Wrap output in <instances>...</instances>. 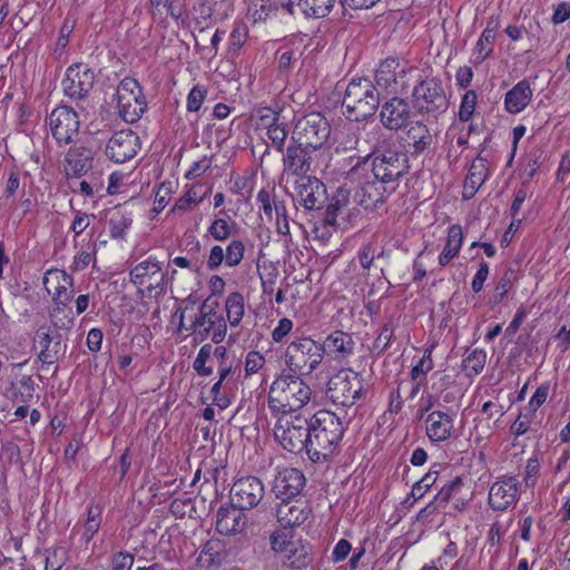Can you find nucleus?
I'll return each instance as SVG.
<instances>
[{
    "mask_svg": "<svg viewBox=\"0 0 570 570\" xmlns=\"http://www.w3.org/2000/svg\"><path fill=\"white\" fill-rule=\"evenodd\" d=\"M311 386L296 374H281L272 382L267 405L271 415H303L302 410L312 401Z\"/></svg>",
    "mask_w": 570,
    "mask_h": 570,
    "instance_id": "obj_1",
    "label": "nucleus"
},
{
    "mask_svg": "<svg viewBox=\"0 0 570 570\" xmlns=\"http://www.w3.org/2000/svg\"><path fill=\"white\" fill-rule=\"evenodd\" d=\"M178 331H186L194 335L195 341L204 342L208 337L213 343H222L227 333V324L223 315L213 306L203 303L197 311L194 305L178 309Z\"/></svg>",
    "mask_w": 570,
    "mask_h": 570,
    "instance_id": "obj_2",
    "label": "nucleus"
},
{
    "mask_svg": "<svg viewBox=\"0 0 570 570\" xmlns=\"http://www.w3.org/2000/svg\"><path fill=\"white\" fill-rule=\"evenodd\" d=\"M308 458L313 462L327 460L344 434L341 419L327 410L317 411L308 421Z\"/></svg>",
    "mask_w": 570,
    "mask_h": 570,
    "instance_id": "obj_3",
    "label": "nucleus"
},
{
    "mask_svg": "<svg viewBox=\"0 0 570 570\" xmlns=\"http://www.w3.org/2000/svg\"><path fill=\"white\" fill-rule=\"evenodd\" d=\"M380 105V92L367 78L352 79L346 87L342 107L352 121H361L375 114Z\"/></svg>",
    "mask_w": 570,
    "mask_h": 570,
    "instance_id": "obj_4",
    "label": "nucleus"
},
{
    "mask_svg": "<svg viewBox=\"0 0 570 570\" xmlns=\"http://www.w3.org/2000/svg\"><path fill=\"white\" fill-rule=\"evenodd\" d=\"M269 544L282 563L288 569L303 570L313 561L311 544L291 532L274 531L269 535Z\"/></svg>",
    "mask_w": 570,
    "mask_h": 570,
    "instance_id": "obj_5",
    "label": "nucleus"
},
{
    "mask_svg": "<svg viewBox=\"0 0 570 570\" xmlns=\"http://www.w3.org/2000/svg\"><path fill=\"white\" fill-rule=\"evenodd\" d=\"M275 420L274 436L282 448L292 453L308 454L309 423L304 415H272Z\"/></svg>",
    "mask_w": 570,
    "mask_h": 570,
    "instance_id": "obj_6",
    "label": "nucleus"
},
{
    "mask_svg": "<svg viewBox=\"0 0 570 570\" xmlns=\"http://www.w3.org/2000/svg\"><path fill=\"white\" fill-rule=\"evenodd\" d=\"M165 278L161 264L155 256L139 262L129 272V279L138 293L148 298H157L165 294Z\"/></svg>",
    "mask_w": 570,
    "mask_h": 570,
    "instance_id": "obj_7",
    "label": "nucleus"
},
{
    "mask_svg": "<svg viewBox=\"0 0 570 570\" xmlns=\"http://www.w3.org/2000/svg\"><path fill=\"white\" fill-rule=\"evenodd\" d=\"M324 358L322 345L309 337L293 341L285 354L286 365L296 375H309Z\"/></svg>",
    "mask_w": 570,
    "mask_h": 570,
    "instance_id": "obj_8",
    "label": "nucleus"
},
{
    "mask_svg": "<svg viewBox=\"0 0 570 570\" xmlns=\"http://www.w3.org/2000/svg\"><path fill=\"white\" fill-rule=\"evenodd\" d=\"M361 175H363V181L360 183V187L355 193V202L365 209H375L394 190L391 186L368 175L367 159H364L362 164L355 165L348 171V177L352 180L360 178Z\"/></svg>",
    "mask_w": 570,
    "mask_h": 570,
    "instance_id": "obj_9",
    "label": "nucleus"
},
{
    "mask_svg": "<svg viewBox=\"0 0 570 570\" xmlns=\"http://www.w3.org/2000/svg\"><path fill=\"white\" fill-rule=\"evenodd\" d=\"M363 381L360 373L342 368L327 383L326 396L342 406L353 405L361 396Z\"/></svg>",
    "mask_w": 570,
    "mask_h": 570,
    "instance_id": "obj_10",
    "label": "nucleus"
},
{
    "mask_svg": "<svg viewBox=\"0 0 570 570\" xmlns=\"http://www.w3.org/2000/svg\"><path fill=\"white\" fill-rule=\"evenodd\" d=\"M330 135L327 119L320 112H311L296 122L293 139L305 148L318 149L324 146Z\"/></svg>",
    "mask_w": 570,
    "mask_h": 570,
    "instance_id": "obj_11",
    "label": "nucleus"
},
{
    "mask_svg": "<svg viewBox=\"0 0 570 570\" xmlns=\"http://www.w3.org/2000/svg\"><path fill=\"white\" fill-rule=\"evenodd\" d=\"M141 87L134 78H125L117 88V108L119 116L127 122L138 121L146 110Z\"/></svg>",
    "mask_w": 570,
    "mask_h": 570,
    "instance_id": "obj_12",
    "label": "nucleus"
},
{
    "mask_svg": "<svg viewBox=\"0 0 570 570\" xmlns=\"http://www.w3.org/2000/svg\"><path fill=\"white\" fill-rule=\"evenodd\" d=\"M433 405L430 395L426 404L417 411V417L424 421L425 434L433 443L448 441L454 431L455 413L435 410L429 412Z\"/></svg>",
    "mask_w": 570,
    "mask_h": 570,
    "instance_id": "obj_13",
    "label": "nucleus"
},
{
    "mask_svg": "<svg viewBox=\"0 0 570 570\" xmlns=\"http://www.w3.org/2000/svg\"><path fill=\"white\" fill-rule=\"evenodd\" d=\"M365 159L368 160L366 157ZM405 157L394 151H386L374 157L368 166V175L372 178L381 180L395 190L399 178L405 173Z\"/></svg>",
    "mask_w": 570,
    "mask_h": 570,
    "instance_id": "obj_14",
    "label": "nucleus"
},
{
    "mask_svg": "<svg viewBox=\"0 0 570 570\" xmlns=\"http://www.w3.org/2000/svg\"><path fill=\"white\" fill-rule=\"evenodd\" d=\"M413 102L419 111L438 112L448 107V98L442 82L435 78H426L413 88Z\"/></svg>",
    "mask_w": 570,
    "mask_h": 570,
    "instance_id": "obj_15",
    "label": "nucleus"
},
{
    "mask_svg": "<svg viewBox=\"0 0 570 570\" xmlns=\"http://www.w3.org/2000/svg\"><path fill=\"white\" fill-rule=\"evenodd\" d=\"M48 126L56 141L59 145H67L78 134L80 121L72 108L59 106L49 115Z\"/></svg>",
    "mask_w": 570,
    "mask_h": 570,
    "instance_id": "obj_16",
    "label": "nucleus"
},
{
    "mask_svg": "<svg viewBox=\"0 0 570 570\" xmlns=\"http://www.w3.org/2000/svg\"><path fill=\"white\" fill-rule=\"evenodd\" d=\"M264 494L265 488L262 480L253 475L237 479L229 491L230 502L244 510L257 507Z\"/></svg>",
    "mask_w": 570,
    "mask_h": 570,
    "instance_id": "obj_17",
    "label": "nucleus"
},
{
    "mask_svg": "<svg viewBox=\"0 0 570 570\" xmlns=\"http://www.w3.org/2000/svg\"><path fill=\"white\" fill-rule=\"evenodd\" d=\"M95 73L86 63H73L66 70L61 86L71 99L83 98L94 86Z\"/></svg>",
    "mask_w": 570,
    "mask_h": 570,
    "instance_id": "obj_18",
    "label": "nucleus"
},
{
    "mask_svg": "<svg viewBox=\"0 0 570 570\" xmlns=\"http://www.w3.org/2000/svg\"><path fill=\"white\" fill-rule=\"evenodd\" d=\"M140 149L139 137L130 129L115 132L106 146L107 157L116 164L134 158Z\"/></svg>",
    "mask_w": 570,
    "mask_h": 570,
    "instance_id": "obj_19",
    "label": "nucleus"
},
{
    "mask_svg": "<svg viewBox=\"0 0 570 570\" xmlns=\"http://www.w3.org/2000/svg\"><path fill=\"white\" fill-rule=\"evenodd\" d=\"M296 200L308 210L321 209L326 202L325 185L316 177L294 179Z\"/></svg>",
    "mask_w": 570,
    "mask_h": 570,
    "instance_id": "obj_20",
    "label": "nucleus"
},
{
    "mask_svg": "<svg viewBox=\"0 0 570 570\" xmlns=\"http://www.w3.org/2000/svg\"><path fill=\"white\" fill-rule=\"evenodd\" d=\"M406 68L397 59L389 58L382 61L376 69L375 80L377 86L391 94L403 92L407 88Z\"/></svg>",
    "mask_w": 570,
    "mask_h": 570,
    "instance_id": "obj_21",
    "label": "nucleus"
},
{
    "mask_svg": "<svg viewBox=\"0 0 570 570\" xmlns=\"http://www.w3.org/2000/svg\"><path fill=\"white\" fill-rule=\"evenodd\" d=\"M43 286L55 304L69 305L73 296V278L62 269H49L43 275Z\"/></svg>",
    "mask_w": 570,
    "mask_h": 570,
    "instance_id": "obj_22",
    "label": "nucleus"
},
{
    "mask_svg": "<svg viewBox=\"0 0 570 570\" xmlns=\"http://www.w3.org/2000/svg\"><path fill=\"white\" fill-rule=\"evenodd\" d=\"M519 498V481L515 476H503L495 481L489 491V505L495 511H505Z\"/></svg>",
    "mask_w": 570,
    "mask_h": 570,
    "instance_id": "obj_23",
    "label": "nucleus"
},
{
    "mask_svg": "<svg viewBox=\"0 0 570 570\" xmlns=\"http://www.w3.org/2000/svg\"><path fill=\"white\" fill-rule=\"evenodd\" d=\"M306 483L304 473L295 468L278 471L273 484L275 495L282 501L291 500L301 494Z\"/></svg>",
    "mask_w": 570,
    "mask_h": 570,
    "instance_id": "obj_24",
    "label": "nucleus"
},
{
    "mask_svg": "<svg viewBox=\"0 0 570 570\" xmlns=\"http://www.w3.org/2000/svg\"><path fill=\"white\" fill-rule=\"evenodd\" d=\"M95 151L86 145L70 147L63 159V170L67 176L81 177L92 167Z\"/></svg>",
    "mask_w": 570,
    "mask_h": 570,
    "instance_id": "obj_25",
    "label": "nucleus"
},
{
    "mask_svg": "<svg viewBox=\"0 0 570 570\" xmlns=\"http://www.w3.org/2000/svg\"><path fill=\"white\" fill-rule=\"evenodd\" d=\"M247 523L244 509L230 502L229 505H222L216 514V530L224 535L240 533Z\"/></svg>",
    "mask_w": 570,
    "mask_h": 570,
    "instance_id": "obj_26",
    "label": "nucleus"
},
{
    "mask_svg": "<svg viewBox=\"0 0 570 570\" xmlns=\"http://www.w3.org/2000/svg\"><path fill=\"white\" fill-rule=\"evenodd\" d=\"M309 505L301 500L282 501L276 509V518L283 528H294L303 524L311 514Z\"/></svg>",
    "mask_w": 570,
    "mask_h": 570,
    "instance_id": "obj_27",
    "label": "nucleus"
},
{
    "mask_svg": "<svg viewBox=\"0 0 570 570\" xmlns=\"http://www.w3.org/2000/svg\"><path fill=\"white\" fill-rule=\"evenodd\" d=\"M409 104L401 98L394 97L383 104L380 114L383 126L391 130L403 128L410 118Z\"/></svg>",
    "mask_w": 570,
    "mask_h": 570,
    "instance_id": "obj_28",
    "label": "nucleus"
},
{
    "mask_svg": "<svg viewBox=\"0 0 570 570\" xmlns=\"http://www.w3.org/2000/svg\"><path fill=\"white\" fill-rule=\"evenodd\" d=\"M284 175L287 180L301 177H308L306 174L311 170V161L306 148L299 145L289 146L283 158Z\"/></svg>",
    "mask_w": 570,
    "mask_h": 570,
    "instance_id": "obj_29",
    "label": "nucleus"
},
{
    "mask_svg": "<svg viewBox=\"0 0 570 570\" xmlns=\"http://www.w3.org/2000/svg\"><path fill=\"white\" fill-rule=\"evenodd\" d=\"M321 345L323 355H333L337 361L347 360L355 350V341L352 335L343 331H334Z\"/></svg>",
    "mask_w": 570,
    "mask_h": 570,
    "instance_id": "obj_30",
    "label": "nucleus"
},
{
    "mask_svg": "<svg viewBox=\"0 0 570 570\" xmlns=\"http://www.w3.org/2000/svg\"><path fill=\"white\" fill-rule=\"evenodd\" d=\"M533 91L527 80L515 83L504 96V108L509 114H519L532 100Z\"/></svg>",
    "mask_w": 570,
    "mask_h": 570,
    "instance_id": "obj_31",
    "label": "nucleus"
},
{
    "mask_svg": "<svg viewBox=\"0 0 570 570\" xmlns=\"http://www.w3.org/2000/svg\"><path fill=\"white\" fill-rule=\"evenodd\" d=\"M212 187H206L204 184L187 185L185 193L176 200L171 208V213H185L191 210L200 204L209 194Z\"/></svg>",
    "mask_w": 570,
    "mask_h": 570,
    "instance_id": "obj_32",
    "label": "nucleus"
},
{
    "mask_svg": "<svg viewBox=\"0 0 570 570\" xmlns=\"http://www.w3.org/2000/svg\"><path fill=\"white\" fill-rule=\"evenodd\" d=\"M60 341L53 342V338L49 334V330L41 326L36 332L35 346L39 348V360L45 364H52L60 352Z\"/></svg>",
    "mask_w": 570,
    "mask_h": 570,
    "instance_id": "obj_33",
    "label": "nucleus"
},
{
    "mask_svg": "<svg viewBox=\"0 0 570 570\" xmlns=\"http://www.w3.org/2000/svg\"><path fill=\"white\" fill-rule=\"evenodd\" d=\"M488 178V168L485 160L476 157L469 169L464 180V197H472Z\"/></svg>",
    "mask_w": 570,
    "mask_h": 570,
    "instance_id": "obj_34",
    "label": "nucleus"
},
{
    "mask_svg": "<svg viewBox=\"0 0 570 570\" xmlns=\"http://www.w3.org/2000/svg\"><path fill=\"white\" fill-rule=\"evenodd\" d=\"M439 468H441L440 464L432 465L430 470L413 484L410 494L403 501L405 507H413L414 503L422 499L425 493L435 484L440 474Z\"/></svg>",
    "mask_w": 570,
    "mask_h": 570,
    "instance_id": "obj_35",
    "label": "nucleus"
},
{
    "mask_svg": "<svg viewBox=\"0 0 570 570\" xmlns=\"http://www.w3.org/2000/svg\"><path fill=\"white\" fill-rule=\"evenodd\" d=\"M463 243L462 227L458 224L448 228L446 244L439 255V264L446 266L454 257L458 256Z\"/></svg>",
    "mask_w": 570,
    "mask_h": 570,
    "instance_id": "obj_36",
    "label": "nucleus"
},
{
    "mask_svg": "<svg viewBox=\"0 0 570 570\" xmlns=\"http://www.w3.org/2000/svg\"><path fill=\"white\" fill-rule=\"evenodd\" d=\"M406 141L420 154L426 150L433 142V135L430 129L420 121L413 124L406 132Z\"/></svg>",
    "mask_w": 570,
    "mask_h": 570,
    "instance_id": "obj_37",
    "label": "nucleus"
},
{
    "mask_svg": "<svg viewBox=\"0 0 570 570\" xmlns=\"http://www.w3.org/2000/svg\"><path fill=\"white\" fill-rule=\"evenodd\" d=\"M495 40V28L487 27L472 51L471 61L475 65L482 63L493 51V43Z\"/></svg>",
    "mask_w": 570,
    "mask_h": 570,
    "instance_id": "obj_38",
    "label": "nucleus"
},
{
    "mask_svg": "<svg viewBox=\"0 0 570 570\" xmlns=\"http://www.w3.org/2000/svg\"><path fill=\"white\" fill-rule=\"evenodd\" d=\"M36 384L31 375H22L11 382L9 393L13 401L29 403L35 395Z\"/></svg>",
    "mask_w": 570,
    "mask_h": 570,
    "instance_id": "obj_39",
    "label": "nucleus"
},
{
    "mask_svg": "<svg viewBox=\"0 0 570 570\" xmlns=\"http://www.w3.org/2000/svg\"><path fill=\"white\" fill-rule=\"evenodd\" d=\"M225 311L230 326H239L245 314L244 296L239 292L230 293L225 302Z\"/></svg>",
    "mask_w": 570,
    "mask_h": 570,
    "instance_id": "obj_40",
    "label": "nucleus"
},
{
    "mask_svg": "<svg viewBox=\"0 0 570 570\" xmlns=\"http://www.w3.org/2000/svg\"><path fill=\"white\" fill-rule=\"evenodd\" d=\"M335 3L336 0H299L298 7L307 17L324 18L332 11Z\"/></svg>",
    "mask_w": 570,
    "mask_h": 570,
    "instance_id": "obj_41",
    "label": "nucleus"
},
{
    "mask_svg": "<svg viewBox=\"0 0 570 570\" xmlns=\"http://www.w3.org/2000/svg\"><path fill=\"white\" fill-rule=\"evenodd\" d=\"M487 363V353L484 350L475 348L470 351L462 361V366L468 376L479 375Z\"/></svg>",
    "mask_w": 570,
    "mask_h": 570,
    "instance_id": "obj_42",
    "label": "nucleus"
},
{
    "mask_svg": "<svg viewBox=\"0 0 570 570\" xmlns=\"http://www.w3.org/2000/svg\"><path fill=\"white\" fill-rule=\"evenodd\" d=\"M109 234L114 239H122L132 224L130 214L116 210L109 219Z\"/></svg>",
    "mask_w": 570,
    "mask_h": 570,
    "instance_id": "obj_43",
    "label": "nucleus"
},
{
    "mask_svg": "<svg viewBox=\"0 0 570 570\" xmlns=\"http://www.w3.org/2000/svg\"><path fill=\"white\" fill-rule=\"evenodd\" d=\"M102 521V508L99 505H89L87 508V518L83 524L82 539L89 542L99 531Z\"/></svg>",
    "mask_w": 570,
    "mask_h": 570,
    "instance_id": "obj_44",
    "label": "nucleus"
},
{
    "mask_svg": "<svg viewBox=\"0 0 570 570\" xmlns=\"http://www.w3.org/2000/svg\"><path fill=\"white\" fill-rule=\"evenodd\" d=\"M224 249L226 256V267L234 268L238 266L244 259L246 247L242 239H232Z\"/></svg>",
    "mask_w": 570,
    "mask_h": 570,
    "instance_id": "obj_45",
    "label": "nucleus"
},
{
    "mask_svg": "<svg viewBox=\"0 0 570 570\" xmlns=\"http://www.w3.org/2000/svg\"><path fill=\"white\" fill-rule=\"evenodd\" d=\"M212 356L213 345L209 343L204 344L199 348L193 362V368L199 376H209L210 374H213V366L207 365V362L212 358Z\"/></svg>",
    "mask_w": 570,
    "mask_h": 570,
    "instance_id": "obj_46",
    "label": "nucleus"
},
{
    "mask_svg": "<svg viewBox=\"0 0 570 570\" xmlns=\"http://www.w3.org/2000/svg\"><path fill=\"white\" fill-rule=\"evenodd\" d=\"M347 194L343 190H338L327 206L326 222L333 224L338 216L344 217L347 214Z\"/></svg>",
    "mask_w": 570,
    "mask_h": 570,
    "instance_id": "obj_47",
    "label": "nucleus"
},
{
    "mask_svg": "<svg viewBox=\"0 0 570 570\" xmlns=\"http://www.w3.org/2000/svg\"><path fill=\"white\" fill-rule=\"evenodd\" d=\"M253 118L256 120L257 127L263 129L273 127L275 124L281 121L279 112L266 106L255 108L253 111Z\"/></svg>",
    "mask_w": 570,
    "mask_h": 570,
    "instance_id": "obj_48",
    "label": "nucleus"
},
{
    "mask_svg": "<svg viewBox=\"0 0 570 570\" xmlns=\"http://www.w3.org/2000/svg\"><path fill=\"white\" fill-rule=\"evenodd\" d=\"M52 324L58 328H69L72 326L75 317L68 305H57L50 313Z\"/></svg>",
    "mask_w": 570,
    "mask_h": 570,
    "instance_id": "obj_49",
    "label": "nucleus"
},
{
    "mask_svg": "<svg viewBox=\"0 0 570 570\" xmlns=\"http://www.w3.org/2000/svg\"><path fill=\"white\" fill-rule=\"evenodd\" d=\"M384 250L377 252L376 244H363L357 250V259L363 269H370L375 258L383 256Z\"/></svg>",
    "mask_w": 570,
    "mask_h": 570,
    "instance_id": "obj_50",
    "label": "nucleus"
},
{
    "mask_svg": "<svg viewBox=\"0 0 570 570\" xmlns=\"http://www.w3.org/2000/svg\"><path fill=\"white\" fill-rule=\"evenodd\" d=\"M433 361H432V347L426 348L423 353V356L420 361L412 367L411 370V380H422L425 381V375L432 371Z\"/></svg>",
    "mask_w": 570,
    "mask_h": 570,
    "instance_id": "obj_51",
    "label": "nucleus"
},
{
    "mask_svg": "<svg viewBox=\"0 0 570 570\" xmlns=\"http://www.w3.org/2000/svg\"><path fill=\"white\" fill-rule=\"evenodd\" d=\"M135 556L126 550H120L109 557L110 570H131Z\"/></svg>",
    "mask_w": 570,
    "mask_h": 570,
    "instance_id": "obj_52",
    "label": "nucleus"
},
{
    "mask_svg": "<svg viewBox=\"0 0 570 570\" xmlns=\"http://www.w3.org/2000/svg\"><path fill=\"white\" fill-rule=\"evenodd\" d=\"M207 235L217 242H224L232 235V227L224 218H215L207 228Z\"/></svg>",
    "mask_w": 570,
    "mask_h": 570,
    "instance_id": "obj_53",
    "label": "nucleus"
},
{
    "mask_svg": "<svg viewBox=\"0 0 570 570\" xmlns=\"http://www.w3.org/2000/svg\"><path fill=\"white\" fill-rule=\"evenodd\" d=\"M207 88L203 85L194 86L187 95L186 108L190 112H197L207 97Z\"/></svg>",
    "mask_w": 570,
    "mask_h": 570,
    "instance_id": "obj_54",
    "label": "nucleus"
},
{
    "mask_svg": "<svg viewBox=\"0 0 570 570\" xmlns=\"http://www.w3.org/2000/svg\"><path fill=\"white\" fill-rule=\"evenodd\" d=\"M278 10L271 0H257L252 8V17L254 22L265 21L268 17Z\"/></svg>",
    "mask_w": 570,
    "mask_h": 570,
    "instance_id": "obj_55",
    "label": "nucleus"
},
{
    "mask_svg": "<svg viewBox=\"0 0 570 570\" xmlns=\"http://www.w3.org/2000/svg\"><path fill=\"white\" fill-rule=\"evenodd\" d=\"M248 38V28L243 22L235 23L228 40L229 51L237 52Z\"/></svg>",
    "mask_w": 570,
    "mask_h": 570,
    "instance_id": "obj_56",
    "label": "nucleus"
},
{
    "mask_svg": "<svg viewBox=\"0 0 570 570\" xmlns=\"http://www.w3.org/2000/svg\"><path fill=\"white\" fill-rule=\"evenodd\" d=\"M67 561V552L63 548L58 547L47 551L45 570H61Z\"/></svg>",
    "mask_w": 570,
    "mask_h": 570,
    "instance_id": "obj_57",
    "label": "nucleus"
},
{
    "mask_svg": "<svg viewBox=\"0 0 570 570\" xmlns=\"http://www.w3.org/2000/svg\"><path fill=\"white\" fill-rule=\"evenodd\" d=\"M95 245H92V248L90 246L81 248L73 257L71 269L75 272L86 269L92 262H95Z\"/></svg>",
    "mask_w": 570,
    "mask_h": 570,
    "instance_id": "obj_58",
    "label": "nucleus"
},
{
    "mask_svg": "<svg viewBox=\"0 0 570 570\" xmlns=\"http://www.w3.org/2000/svg\"><path fill=\"white\" fill-rule=\"evenodd\" d=\"M266 130L267 137L271 140L272 146H274L279 151L283 150L285 139L288 134L285 124L281 120L273 127L267 128Z\"/></svg>",
    "mask_w": 570,
    "mask_h": 570,
    "instance_id": "obj_59",
    "label": "nucleus"
},
{
    "mask_svg": "<svg viewBox=\"0 0 570 570\" xmlns=\"http://www.w3.org/2000/svg\"><path fill=\"white\" fill-rule=\"evenodd\" d=\"M476 105V94L473 90L466 91L461 100L459 118L461 121H468L472 117Z\"/></svg>",
    "mask_w": 570,
    "mask_h": 570,
    "instance_id": "obj_60",
    "label": "nucleus"
},
{
    "mask_svg": "<svg viewBox=\"0 0 570 570\" xmlns=\"http://www.w3.org/2000/svg\"><path fill=\"white\" fill-rule=\"evenodd\" d=\"M256 199L259 210H262L268 219H272L274 206L278 199H276V197L267 189H261L257 193Z\"/></svg>",
    "mask_w": 570,
    "mask_h": 570,
    "instance_id": "obj_61",
    "label": "nucleus"
},
{
    "mask_svg": "<svg viewBox=\"0 0 570 570\" xmlns=\"http://www.w3.org/2000/svg\"><path fill=\"white\" fill-rule=\"evenodd\" d=\"M462 487L461 478L456 476L452 481L444 484L438 494L433 498L440 504H445L453 497L454 493L459 492Z\"/></svg>",
    "mask_w": 570,
    "mask_h": 570,
    "instance_id": "obj_62",
    "label": "nucleus"
},
{
    "mask_svg": "<svg viewBox=\"0 0 570 570\" xmlns=\"http://www.w3.org/2000/svg\"><path fill=\"white\" fill-rule=\"evenodd\" d=\"M540 474V463L535 456L528 459L524 468L523 482L527 488H534Z\"/></svg>",
    "mask_w": 570,
    "mask_h": 570,
    "instance_id": "obj_63",
    "label": "nucleus"
},
{
    "mask_svg": "<svg viewBox=\"0 0 570 570\" xmlns=\"http://www.w3.org/2000/svg\"><path fill=\"white\" fill-rule=\"evenodd\" d=\"M265 364V357L257 351H250L245 357V374L250 376L257 373Z\"/></svg>",
    "mask_w": 570,
    "mask_h": 570,
    "instance_id": "obj_64",
    "label": "nucleus"
}]
</instances>
